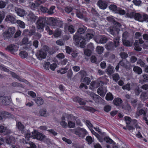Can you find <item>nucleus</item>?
<instances>
[{
	"label": "nucleus",
	"mask_w": 148,
	"mask_h": 148,
	"mask_svg": "<svg viewBox=\"0 0 148 148\" xmlns=\"http://www.w3.org/2000/svg\"><path fill=\"white\" fill-rule=\"evenodd\" d=\"M74 133L80 137L84 138L87 134L88 132L84 129L79 127L76 129Z\"/></svg>",
	"instance_id": "obj_7"
},
{
	"label": "nucleus",
	"mask_w": 148,
	"mask_h": 148,
	"mask_svg": "<svg viewBox=\"0 0 148 148\" xmlns=\"http://www.w3.org/2000/svg\"><path fill=\"white\" fill-rule=\"evenodd\" d=\"M14 10L17 14L21 17L23 16L25 14V11L23 9L18 7H16Z\"/></svg>",
	"instance_id": "obj_15"
},
{
	"label": "nucleus",
	"mask_w": 148,
	"mask_h": 148,
	"mask_svg": "<svg viewBox=\"0 0 148 148\" xmlns=\"http://www.w3.org/2000/svg\"><path fill=\"white\" fill-rule=\"evenodd\" d=\"M89 93V94L92 97V99L96 103H98L101 100V98L99 95L95 94L92 92H90Z\"/></svg>",
	"instance_id": "obj_16"
},
{
	"label": "nucleus",
	"mask_w": 148,
	"mask_h": 148,
	"mask_svg": "<svg viewBox=\"0 0 148 148\" xmlns=\"http://www.w3.org/2000/svg\"><path fill=\"white\" fill-rule=\"evenodd\" d=\"M56 19L52 17L48 18L47 20V23L51 26H55Z\"/></svg>",
	"instance_id": "obj_25"
},
{
	"label": "nucleus",
	"mask_w": 148,
	"mask_h": 148,
	"mask_svg": "<svg viewBox=\"0 0 148 148\" xmlns=\"http://www.w3.org/2000/svg\"><path fill=\"white\" fill-rule=\"evenodd\" d=\"M86 140L88 144L90 145L94 142V139L90 136H87L86 138Z\"/></svg>",
	"instance_id": "obj_43"
},
{
	"label": "nucleus",
	"mask_w": 148,
	"mask_h": 148,
	"mask_svg": "<svg viewBox=\"0 0 148 148\" xmlns=\"http://www.w3.org/2000/svg\"><path fill=\"white\" fill-rule=\"evenodd\" d=\"M55 7L54 6H52L50 7L49 10L48 9L47 13L49 14H52L53 13V10L55 9Z\"/></svg>",
	"instance_id": "obj_58"
},
{
	"label": "nucleus",
	"mask_w": 148,
	"mask_h": 148,
	"mask_svg": "<svg viewBox=\"0 0 148 148\" xmlns=\"http://www.w3.org/2000/svg\"><path fill=\"white\" fill-rule=\"evenodd\" d=\"M137 99H132L131 101V103L134 107H135L137 105Z\"/></svg>",
	"instance_id": "obj_63"
},
{
	"label": "nucleus",
	"mask_w": 148,
	"mask_h": 148,
	"mask_svg": "<svg viewBox=\"0 0 148 148\" xmlns=\"http://www.w3.org/2000/svg\"><path fill=\"white\" fill-rule=\"evenodd\" d=\"M76 41L77 42H78L80 43V47L81 48H83L84 47L85 42L86 41L84 39L80 38H79V40Z\"/></svg>",
	"instance_id": "obj_38"
},
{
	"label": "nucleus",
	"mask_w": 148,
	"mask_h": 148,
	"mask_svg": "<svg viewBox=\"0 0 148 148\" xmlns=\"http://www.w3.org/2000/svg\"><path fill=\"white\" fill-rule=\"evenodd\" d=\"M140 97L142 100L144 101L148 98V96L146 93L143 92L141 93Z\"/></svg>",
	"instance_id": "obj_51"
},
{
	"label": "nucleus",
	"mask_w": 148,
	"mask_h": 148,
	"mask_svg": "<svg viewBox=\"0 0 148 148\" xmlns=\"http://www.w3.org/2000/svg\"><path fill=\"white\" fill-rule=\"evenodd\" d=\"M137 64L140 65V66L142 67H144L145 66V65L146 64L145 63L140 59H138L137 60Z\"/></svg>",
	"instance_id": "obj_46"
},
{
	"label": "nucleus",
	"mask_w": 148,
	"mask_h": 148,
	"mask_svg": "<svg viewBox=\"0 0 148 148\" xmlns=\"http://www.w3.org/2000/svg\"><path fill=\"white\" fill-rule=\"evenodd\" d=\"M73 100L75 101L78 102L81 105H84L86 104V102L83 99L78 97H76L74 98Z\"/></svg>",
	"instance_id": "obj_27"
},
{
	"label": "nucleus",
	"mask_w": 148,
	"mask_h": 148,
	"mask_svg": "<svg viewBox=\"0 0 148 148\" xmlns=\"http://www.w3.org/2000/svg\"><path fill=\"white\" fill-rule=\"evenodd\" d=\"M97 5L100 8L103 10L106 9L107 7V2L103 0H99Z\"/></svg>",
	"instance_id": "obj_18"
},
{
	"label": "nucleus",
	"mask_w": 148,
	"mask_h": 148,
	"mask_svg": "<svg viewBox=\"0 0 148 148\" xmlns=\"http://www.w3.org/2000/svg\"><path fill=\"white\" fill-rule=\"evenodd\" d=\"M113 45L112 42H110L107 43L105 45L106 48L108 50H110L112 49Z\"/></svg>",
	"instance_id": "obj_50"
},
{
	"label": "nucleus",
	"mask_w": 148,
	"mask_h": 148,
	"mask_svg": "<svg viewBox=\"0 0 148 148\" xmlns=\"http://www.w3.org/2000/svg\"><path fill=\"white\" fill-rule=\"evenodd\" d=\"M38 17L32 12H30L27 15V18L28 21L31 22H34L37 18Z\"/></svg>",
	"instance_id": "obj_14"
},
{
	"label": "nucleus",
	"mask_w": 148,
	"mask_h": 148,
	"mask_svg": "<svg viewBox=\"0 0 148 148\" xmlns=\"http://www.w3.org/2000/svg\"><path fill=\"white\" fill-rule=\"evenodd\" d=\"M135 46L134 49L137 51H140L141 50L142 48L140 47L138 44V41L136 40L134 44Z\"/></svg>",
	"instance_id": "obj_36"
},
{
	"label": "nucleus",
	"mask_w": 148,
	"mask_h": 148,
	"mask_svg": "<svg viewBox=\"0 0 148 148\" xmlns=\"http://www.w3.org/2000/svg\"><path fill=\"white\" fill-rule=\"evenodd\" d=\"M46 23V18L45 17H39L37 20L36 25L37 31L42 32Z\"/></svg>",
	"instance_id": "obj_2"
},
{
	"label": "nucleus",
	"mask_w": 148,
	"mask_h": 148,
	"mask_svg": "<svg viewBox=\"0 0 148 148\" xmlns=\"http://www.w3.org/2000/svg\"><path fill=\"white\" fill-rule=\"evenodd\" d=\"M36 103L38 106L42 105L43 103V100L41 97H38L35 99Z\"/></svg>",
	"instance_id": "obj_32"
},
{
	"label": "nucleus",
	"mask_w": 148,
	"mask_h": 148,
	"mask_svg": "<svg viewBox=\"0 0 148 148\" xmlns=\"http://www.w3.org/2000/svg\"><path fill=\"white\" fill-rule=\"evenodd\" d=\"M114 97L112 94L110 93H108L106 97V99L108 101H111L113 100Z\"/></svg>",
	"instance_id": "obj_41"
},
{
	"label": "nucleus",
	"mask_w": 148,
	"mask_h": 148,
	"mask_svg": "<svg viewBox=\"0 0 148 148\" xmlns=\"http://www.w3.org/2000/svg\"><path fill=\"white\" fill-rule=\"evenodd\" d=\"M61 34V31L59 29H57L54 34V36L56 37L59 36Z\"/></svg>",
	"instance_id": "obj_54"
},
{
	"label": "nucleus",
	"mask_w": 148,
	"mask_h": 148,
	"mask_svg": "<svg viewBox=\"0 0 148 148\" xmlns=\"http://www.w3.org/2000/svg\"><path fill=\"white\" fill-rule=\"evenodd\" d=\"M9 114L7 112H2L0 114V120H2L3 119L8 117Z\"/></svg>",
	"instance_id": "obj_30"
},
{
	"label": "nucleus",
	"mask_w": 148,
	"mask_h": 148,
	"mask_svg": "<svg viewBox=\"0 0 148 148\" xmlns=\"http://www.w3.org/2000/svg\"><path fill=\"white\" fill-rule=\"evenodd\" d=\"M104 84V83L99 80H97L95 81L91 82L90 84V86L92 88H95L98 87L100 85H102Z\"/></svg>",
	"instance_id": "obj_17"
},
{
	"label": "nucleus",
	"mask_w": 148,
	"mask_h": 148,
	"mask_svg": "<svg viewBox=\"0 0 148 148\" xmlns=\"http://www.w3.org/2000/svg\"><path fill=\"white\" fill-rule=\"evenodd\" d=\"M68 30L71 33H73L75 32L73 26L71 25L68 27Z\"/></svg>",
	"instance_id": "obj_59"
},
{
	"label": "nucleus",
	"mask_w": 148,
	"mask_h": 148,
	"mask_svg": "<svg viewBox=\"0 0 148 148\" xmlns=\"http://www.w3.org/2000/svg\"><path fill=\"white\" fill-rule=\"evenodd\" d=\"M109 8L111 10L113 11L116 12L118 9L116 6L114 5H111L109 6Z\"/></svg>",
	"instance_id": "obj_49"
},
{
	"label": "nucleus",
	"mask_w": 148,
	"mask_h": 148,
	"mask_svg": "<svg viewBox=\"0 0 148 148\" xmlns=\"http://www.w3.org/2000/svg\"><path fill=\"white\" fill-rule=\"evenodd\" d=\"M19 55L22 58H25L27 56V52L25 51H21L19 53Z\"/></svg>",
	"instance_id": "obj_53"
},
{
	"label": "nucleus",
	"mask_w": 148,
	"mask_h": 148,
	"mask_svg": "<svg viewBox=\"0 0 148 148\" xmlns=\"http://www.w3.org/2000/svg\"><path fill=\"white\" fill-rule=\"evenodd\" d=\"M141 15L138 13H135L134 18L136 20L141 22L143 20L141 19Z\"/></svg>",
	"instance_id": "obj_35"
},
{
	"label": "nucleus",
	"mask_w": 148,
	"mask_h": 148,
	"mask_svg": "<svg viewBox=\"0 0 148 148\" xmlns=\"http://www.w3.org/2000/svg\"><path fill=\"white\" fill-rule=\"evenodd\" d=\"M96 50L98 54H101L103 53L104 50V49L102 47L98 46L96 47Z\"/></svg>",
	"instance_id": "obj_40"
},
{
	"label": "nucleus",
	"mask_w": 148,
	"mask_h": 148,
	"mask_svg": "<svg viewBox=\"0 0 148 148\" xmlns=\"http://www.w3.org/2000/svg\"><path fill=\"white\" fill-rule=\"evenodd\" d=\"M16 126L20 130L22 131L24 128V127L20 122H17Z\"/></svg>",
	"instance_id": "obj_37"
},
{
	"label": "nucleus",
	"mask_w": 148,
	"mask_h": 148,
	"mask_svg": "<svg viewBox=\"0 0 148 148\" xmlns=\"http://www.w3.org/2000/svg\"><path fill=\"white\" fill-rule=\"evenodd\" d=\"M92 51L90 49H86L84 50V53L85 55L87 56H89L91 54Z\"/></svg>",
	"instance_id": "obj_56"
},
{
	"label": "nucleus",
	"mask_w": 148,
	"mask_h": 148,
	"mask_svg": "<svg viewBox=\"0 0 148 148\" xmlns=\"http://www.w3.org/2000/svg\"><path fill=\"white\" fill-rule=\"evenodd\" d=\"M125 121L127 125L131 124V125H132V124L135 123L136 122H137V121L136 120H132L131 118L128 116H125Z\"/></svg>",
	"instance_id": "obj_24"
},
{
	"label": "nucleus",
	"mask_w": 148,
	"mask_h": 148,
	"mask_svg": "<svg viewBox=\"0 0 148 148\" xmlns=\"http://www.w3.org/2000/svg\"><path fill=\"white\" fill-rule=\"evenodd\" d=\"M26 136L33 139L36 138L38 140L42 141L46 138L45 136L36 130L32 132L27 131L26 134Z\"/></svg>",
	"instance_id": "obj_1"
},
{
	"label": "nucleus",
	"mask_w": 148,
	"mask_h": 148,
	"mask_svg": "<svg viewBox=\"0 0 148 148\" xmlns=\"http://www.w3.org/2000/svg\"><path fill=\"white\" fill-rule=\"evenodd\" d=\"M15 138L12 136H7L6 138L5 142L7 144L12 145L15 142Z\"/></svg>",
	"instance_id": "obj_22"
},
{
	"label": "nucleus",
	"mask_w": 148,
	"mask_h": 148,
	"mask_svg": "<svg viewBox=\"0 0 148 148\" xmlns=\"http://www.w3.org/2000/svg\"><path fill=\"white\" fill-rule=\"evenodd\" d=\"M122 41L123 45L126 46H131L132 45L130 42L126 39H122Z\"/></svg>",
	"instance_id": "obj_47"
},
{
	"label": "nucleus",
	"mask_w": 148,
	"mask_h": 148,
	"mask_svg": "<svg viewBox=\"0 0 148 148\" xmlns=\"http://www.w3.org/2000/svg\"><path fill=\"white\" fill-rule=\"evenodd\" d=\"M106 72L108 75H111L114 72V68L111 66L109 65L106 69Z\"/></svg>",
	"instance_id": "obj_34"
},
{
	"label": "nucleus",
	"mask_w": 148,
	"mask_h": 148,
	"mask_svg": "<svg viewBox=\"0 0 148 148\" xmlns=\"http://www.w3.org/2000/svg\"><path fill=\"white\" fill-rule=\"evenodd\" d=\"M68 70V68L64 67V68H61L59 70L57 71L58 73H60L61 74H63L66 73Z\"/></svg>",
	"instance_id": "obj_45"
},
{
	"label": "nucleus",
	"mask_w": 148,
	"mask_h": 148,
	"mask_svg": "<svg viewBox=\"0 0 148 148\" xmlns=\"http://www.w3.org/2000/svg\"><path fill=\"white\" fill-rule=\"evenodd\" d=\"M49 47L47 46L43 48L38 51L36 56L37 58L39 60H42L46 58L47 52L49 51Z\"/></svg>",
	"instance_id": "obj_3"
},
{
	"label": "nucleus",
	"mask_w": 148,
	"mask_h": 148,
	"mask_svg": "<svg viewBox=\"0 0 148 148\" xmlns=\"http://www.w3.org/2000/svg\"><path fill=\"white\" fill-rule=\"evenodd\" d=\"M121 25L118 22H116L112 27H110L109 29L110 32L113 35H117L120 30Z\"/></svg>",
	"instance_id": "obj_4"
},
{
	"label": "nucleus",
	"mask_w": 148,
	"mask_h": 148,
	"mask_svg": "<svg viewBox=\"0 0 148 148\" xmlns=\"http://www.w3.org/2000/svg\"><path fill=\"white\" fill-rule=\"evenodd\" d=\"M91 33L88 32L86 34L85 36H83L82 38L84 39L86 41L91 39L94 36V32L91 31Z\"/></svg>",
	"instance_id": "obj_23"
},
{
	"label": "nucleus",
	"mask_w": 148,
	"mask_h": 148,
	"mask_svg": "<svg viewBox=\"0 0 148 148\" xmlns=\"http://www.w3.org/2000/svg\"><path fill=\"white\" fill-rule=\"evenodd\" d=\"M11 85L13 87H20L21 88H23V86L21 84L16 82H12Z\"/></svg>",
	"instance_id": "obj_48"
},
{
	"label": "nucleus",
	"mask_w": 148,
	"mask_h": 148,
	"mask_svg": "<svg viewBox=\"0 0 148 148\" xmlns=\"http://www.w3.org/2000/svg\"><path fill=\"white\" fill-rule=\"evenodd\" d=\"M119 55L121 58L123 59H126L128 56V54L124 52H121L120 53Z\"/></svg>",
	"instance_id": "obj_60"
},
{
	"label": "nucleus",
	"mask_w": 148,
	"mask_h": 148,
	"mask_svg": "<svg viewBox=\"0 0 148 148\" xmlns=\"http://www.w3.org/2000/svg\"><path fill=\"white\" fill-rule=\"evenodd\" d=\"M133 71L134 73L138 75H140L142 73V69L137 66H134Z\"/></svg>",
	"instance_id": "obj_26"
},
{
	"label": "nucleus",
	"mask_w": 148,
	"mask_h": 148,
	"mask_svg": "<svg viewBox=\"0 0 148 148\" xmlns=\"http://www.w3.org/2000/svg\"><path fill=\"white\" fill-rule=\"evenodd\" d=\"M16 23L18 24V26L22 28H24L25 27V25L23 21L18 20H17Z\"/></svg>",
	"instance_id": "obj_42"
},
{
	"label": "nucleus",
	"mask_w": 148,
	"mask_h": 148,
	"mask_svg": "<svg viewBox=\"0 0 148 148\" xmlns=\"http://www.w3.org/2000/svg\"><path fill=\"white\" fill-rule=\"evenodd\" d=\"M80 108L85 110H87L92 112H93L95 111V109L92 108L87 106H83L79 107Z\"/></svg>",
	"instance_id": "obj_31"
},
{
	"label": "nucleus",
	"mask_w": 148,
	"mask_h": 148,
	"mask_svg": "<svg viewBox=\"0 0 148 148\" xmlns=\"http://www.w3.org/2000/svg\"><path fill=\"white\" fill-rule=\"evenodd\" d=\"M12 132L7 127L0 125V133H2L4 135H7L10 134Z\"/></svg>",
	"instance_id": "obj_12"
},
{
	"label": "nucleus",
	"mask_w": 148,
	"mask_h": 148,
	"mask_svg": "<svg viewBox=\"0 0 148 148\" xmlns=\"http://www.w3.org/2000/svg\"><path fill=\"white\" fill-rule=\"evenodd\" d=\"M82 82H85L86 84L88 85L90 82V78L85 77L83 79Z\"/></svg>",
	"instance_id": "obj_62"
},
{
	"label": "nucleus",
	"mask_w": 148,
	"mask_h": 148,
	"mask_svg": "<svg viewBox=\"0 0 148 148\" xmlns=\"http://www.w3.org/2000/svg\"><path fill=\"white\" fill-rule=\"evenodd\" d=\"M65 118L64 116L62 117L61 121L60 123V125L64 128H66L67 127V124L65 121Z\"/></svg>",
	"instance_id": "obj_33"
},
{
	"label": "nucleus",
	"mask_w": 148,
	"mask_h": 148,
	"mask_svg": "<svg viewBox=\"0 0 148 148\" xmlns=\"http://www.w3.org/2000/svg\"><path fill=\"white\" fill-rule=\"evenodd\" d=\"M137 60V58L135 56H132L130 57V61L131 62L134 63Z\"/></svg>",
	"instance_id": "obj_64"
},
{
	"label": "nucleus",
	"mask_w": 148,
	"mask_h": 148,
	"mask_svg": "<svg viewBox=\"0 0 148 148\" xmlns=\"http://www.w3.org/2000/svg\"><path fill=\"white\" fill-rule=\"evenodd\" d=\"M103 140L106 142L109 143H114L111 139L108 137H104Z\"/></svg>",
	"instance_id": "obj_55"
},
{
	"label": "nucleus",
	"mask_w": 148,
	"mask_h": 148,
	"mask_svg": "<svg viewBox=\"0 0 148 148\" xmlns=\"http://www.w3.org/2000/svg\"><path fill=\"white\" fill-rule=\"evenodd\" d=\"M5 20L8 23H11L12 24L15 23L17 21L15 16L9 14L6 16Z\"/></svg>",
	"instance_id": "obj_9"
},
{
	"label": "nucleus",
	"mask_w": 148,
	"mask_h": 148,
	"mask_svg": "<svg viewBox=\"0 0 148 148\" xmlns=\"http://www.w3.org/2000/svg\"><path fill=\"white\" fill-rule=\"evenodd\" d=\"M46 0H36L34 3H31L30 4V7L33 10H34L35 9L39 6L42 3L45 2Z\"/></svg>",
	"instance_id": "obj_8"
},
{
	"label": "nucleus",
	"mask_w": 148,
	"mask_h": 148,
	"mask_svg": "<svg viewBox=\"0 0 148 148\" xmlns=\"http://www.w3.org/2000/svg\"><path fill=\"white\" fill-rule=\"evenodd\" d=\"M0 102L2 103L3 105L5 106L10 104V101L7 97H0Z\"/></svg>",
	"instance_id": "obj_20"
},
{
	"label": "nucleus",
	"mask_w": 148,
	"mask_h": 148,
	"mask_svg": "<svg viewBox=\"0 0 148 148\" xmlns=\"http://www.w3.org/2000/svg\"><path fill=\"white\" fill-rule=\"evenodd\" d=\"M35 27L34 26H32V28L29 31V34L30 35H32L35 33Z\"/></svg>",
	"instance_id": "obj_57"
},
{
	"label": "nucleus",
	"mask_w": 148,
	"mask_h": 148,
	"mask_svg": "<svg viewBox=\"0 0 148 148\" xmlns=\"http://www.w3.org/2000/svg\"><path fill=\"white\" fill-rule=\"evenodd\" d=\"M97 93L102 97H104L106 93V91L105 90H104L102 87H100L97 90Z\"/></svg>",
	"instance_id": "obj_28"
},
{
	"label": "nucleus",
	"mask_w": 148,
	"mask_h": 148,
	"mask_svg": "<svg viewBox=\"0 0 148 148\" xmlns=\"http://www.w3.org/2000/svg\"><path fill=\"white\" fill-rule=\"evenodd\" d=\"M18 45L17 46L13 44H11L7 46L6 49L13 53L14 52L18 51Z\"/></svg>",
	"instance_id": "obj_13"
},
{
	"label": "nucleus",
	"mask_w": 148,
	"mask_h": 148,
	"mask_svg": "<svg viewBox=\"0 0 148 148\" xmlns=\"http://www.w3.org/2000/svg\"><path fill=\"white\" fill-rule=\"evenodd\" d=\"M40 115L43 116H47L49 115L48 113L47 112L45 109L41 110L39 112Z\"/></svg>",
	"instance_id": "obj_39"
},
{
	"label": "nucleus",
	"mask_w": 148,
	"mask_h": 148,
	"mask_svg": "<svg viewBox=\"0 0 148 148\" xmlns=\"http://www.w3.org/2000/svg\"><path fill=\"white\" fill-rule=\"evenodd\" d=\"M70 116L71 117L73 118V120H76V124L79 126H82V123L80 120L79 119H78L77 118H76L75 117L73 116L72 115H70Z\"/></svg>",
	"instance_id": "obj_44"
},
{
	"label": "nucleus",
	"mask_w": 148,
	"mask_h": 148,
	"mask_svg": "<svg viewBox=\"0 0 148 148\" xmlns=\"http://www.w3.org/2000/svg\"><path fill=\"white\" fill-rule=\"evenodd\" d=\"M74 10L75 11L76 16L78 18L81 19H82L84 18V14L85 12L82 9H76L74 8Z\"/></svg>",
	"instance_id": "obj_11"
},
{
	"label": "nucleus",
	"mask_w": 148,
	"mask_h": 148,
	"mask_svg": "<svg viewBox=\"0 0 148 148\" xmlns=\"http://www.w3.org/2000/svg\"><path fill=\"white\" fill-rule=\"evenodd\" d=\"M112 77L113 80L115 82H117L120 78L119 76L118 73H116L112 75Z\"/></svg>",
	"instance_id": "obj_61"
},
{
	"label": "nucleus",
	"mask_w": 148,
	"mask_h": 148,
	"mask_svg": "<svg viewBox=\"0 0 148 148\" xmlns=\"http://www.w3.org/2000/svg\"><path fill=\"white\" fill-rule=\"evenodd\" d=\"M107 40V38L105 36H99L97 37L96 40V41L97 43L101 44L105 43Z\"/></svg>",
	"instance_id": "obj_19"
},
{
	"label": "nucleus",
	"mask_w": 148,
	"mask_h": 148,
	"mask_svg": "<svg viewBox=\"0 0 148 148\" xmlns=\"http://www.w3.org/2000/svg\"><path fill=\"white\" fill-rule=\"evenodd\" d=\"M86 29V28L84 26L79 28L77 30V33L73 36V39L75 41H77L79 40V38H82L83 36L80 35L84 34Z\"/></svg>",
	"instance_id": "obj_5"
},
{
	"label": "nucleus",
	"mask_w": 148,
	"mask_h": 148,
	"mask_svg": "<svg viewBox=\"0 0 148 148\" xmlns=\"http://www.w3.org/2000/svg\"><path fill=\"white\" fill-rule=\"evenodd\" d=\"M15 32V28L14 27H10L8 30L3 33L4 37L6 39L10 38L12 35L14 34Z\"/></svg>",
	"instance_id": "obj_6"
},
{
	"label": "nucleus",
	"mask_w": 148,
	"mask_h": 148,
	"mask_svg": "<svg viewBox=\"0 0 148 148\" xmlns=\"http://www.w3.org/2000/svg\"><path fill=\"white\" fill-rule=\"evenodd\" d=\"M122 102V100L119 98H115L113 101V104L116 106H120Z\"/></svg>",
	"instance_id": "obj_29"
},
{
	"label": "nucleus",
	"mask_w": 148,
	"mask_h": 148,
	"mask_svg": "<svg viewBox=\"0 0 148 148\" xmlns=\"http://www.w3.org/2000/svg\"><path fill=\"white\" fill-rule=\"evenodd\" d=\"M122 66L125 68L127 70H129L131 69L132 65L129 62H126L125 60H122L120 61L119 63Z\"/></svg>",
	"instance_id": "obj_10"
},
{
	"label": "nucleus",
	"mask_w": 148,
	"mask_h": 148,
	"mask_svg": "<svg viewBox=\"0 0 148 148\" xmlns=\"http://www.w3.org/2000/svg\"><path fill=\"white\" fill-rule=\"evenodd\" d=\"M147 111L145 109H141L138 110L136 112L135 117L137 118L140 115H143L144 116H146Z\"/></svg>",
	"instance_id": "obj_21"
},
{
	"label": "nucleus",
	"mask_w": 148,
	"mask_h": 148,
	"mask_svg": "<svg viewBox=\"0 0 148 148\" xmlns=\"http://www.w3.org/2000/svg\"><path fill=\"white\" fill-rule=\"evenodd\" d=\"M56 21L55 26H58L59 27H61L63 25L62 21L59 20L58 18L56 19Z\"/></svg>",
	"instance_id": "obj_52"
}]
</instances>
